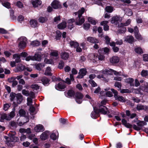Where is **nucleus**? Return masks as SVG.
Segmentation results:
<instances>
[{
    "instance_id": "nucleus-5",
    "label": "nucleus",
    "mask_w": 148,
    "mask_h": 148,
    "mask_svg": "<svg viewBox=\"0 0 148 148\" xmlns=\"http://www.w3.org/2000/svg\"><path fill=\"white\" fill-rule=\"evenodd\" d=\"M111 90L114 94V97L115 99L118 100L120 102H124L126 101V100L124 97L117 95L118 92L116 90L113 89H111Z\"/></svg>"
},
{
    "instance_id": "nucleus-61",
    "label": "nucleus",
    "mask_w": 148,
    "mask_h": 148,
    "mask_svg": "<svg viewBox=\"0 0 148 148\" xmlns=\"http://www.w3.org/2000/svg\"><path fill=\"white\" fill-rule=\"evenodd\" d=\"M114 86L119 88H121V84L120 82H116L114 84Z\"/></svg>"
},
{
    "instance_id": "nucleus-55",
    "label": "nucleus",
    "mask_w": 148,
    "mask_h": 148,
    "mask_svg": "<svg viewBox=\"0 0 148 148\" xmlns=\"http://www.w3.org/2000/svg\"><path fill=\"white\" fill-rule=\"evenodd\" d=\"M64 63L63 61H60L59 64L58 68L60 69H62L64 67Z\"/></svg>"
},
{
    "instance_id": "nucleus-50",
    "label": "nucleus",
    "mask_w": 148,
    "mask_h": 148,
    "mask_svg": "<svg viewBox=\"0 0 148 148\" xmlns=\"http://www.w3.org/2000/svg\"><path fill=\"white\" fill-rule=\"evenodd\" d=\"M22 92L23 95L25 96H28L29 95V92L28 90L23 89L22 91Z\"/></svg>"
},
{
    "instance_id": "nucleus-58",
    "label": "nucleus",
    "mask_w": 148,
    "mask_h": 148,
    "mask_svg": "<svg viewBox=\"0 0 148 148\" xmlns=\"http://www.w3.org/2000/svg\"><path fill=\"white\" fill-rule=\"evenodd\" d=\"M89 82L92 86L95 87L97 86V84L94 81L92 80H90Z\"/></svg>"
},
{
    "instance_id": "nucleus-30",
    "label": "nucleus",
    "mask_w": 148,
    "mask_h": 148,
    "mask_svg": "<svg viewBox=\"0 0 148 148\" xmlns=\"http://www.w3.org/2000/svg\"><path fill=\"white\" fill-rule=\"evenodd\" d=\"M47 132H43L40 136V139L43 140L46 139L48 136V134Z\"/></svg>"
},
{
    "instance_id": "nucleus-59",
    "label": "nucleus",
    "mask_w": 148,
    "mask_h": 148,
    "mask_svg": "<svg viewBox=\"0 0 148 148\" xmlns=\"http://www.w3.org/2000/svg\"><path fill=\"white\" fill-rule=\"evenodd\" d=\"M54 59L52 58H51L49 60H47V63L49 64H53L54 63Z\"/></svg>"
},
{
    "instance_id": "nucleus-14",
    "label": "nucleus",
    "mask_w": 148,
    "mask_h": 148,
    "mask_svg": "<svg viewBox=\"0 0 148 148\" xmlns=\"http://www.w3.org/2000/svg\"><path fill=\"white\" fill-rule=\"evenodd\" d=\"M34 130L36 132H39L44 131L45 129L42 125L39 124L34 127Z\"/></svg>"
},
{
    "instance_id": "nucleus-23",
    "label": "nucleus",
    "mask_w": 148,
    "mask_h": 148,
    "mask_svg": "<svg viewBox=\"0 0 148 148\" xmlns=\"http://www.w3.org/2000/svg\"><path fill=\"white\" fill-rule=\"evenodd\" d=\"M66 26V23L64 21L58 25V27L59 29H63L65 28Z\"/></svg>"
},
{
    "instance_id": "nucleus-44",
    "label": "nucleus",
    "mask_w": 148,
    "mask_h": 148,
    "mask_svg": "<svg viewBox=\"0 0 148 148\" xmlns=\"http://www.w3.org/2000/svg\"><path fill=\"white\" fill-rule=\"evenodd\" d=\"M2 4L5 7L9 9L10 8V4L9 2H8L2 3Z\"/></svg>"
},
{
    "instance_id": "nucleus-63",
    "label": "nucleus",
    "mask_w": 148,
    "mask_h": 148,
    "mask_svg": "<svg viewBox=\"0 0 148 148\" xmlns=\"http://www.w3.org/2000/svg\"><path fill=\"white\" fill-rule=\"evenodd\" d=\"M143 60L145 61H148V55L144 54L143 56Z\"/></svg>"
},
{
    "instance_id": "nucleus-6",
    "label": "nucleus",
    "mask_w": 148,
    "mask_h": 148,
    "mask_svg": "<svg viewBox=\"0 0 148 148\" xmlns=\"http://www.w3.org/2000/svg\"><path fill=\"white\" fill-rule=\"evenodd\" d=\"M137 124L138 125V126L135 125H134L133 128L136 130L139 131L141 129V127L143 126L146 125L147 123L144 121H139L137 123Z\"/></svg>"
},
{
    "instance_id": "nucleus-41",
    "label": "nucleus",
    "mask_w": 148,
    "mask_h": 148,
    "mask_svg": "<svg viewBox=\"0 0 148 148\" xmlns=\"http://www.w3.org/2000/svg\"><path fill=\"white\" fill-rule=\"evenodd\" d=\"M125 14L128 16H131L132 14V10L129 9H127L125 10Z\"/></svg>"
},
{
    "instance_id": "nucleus-49",
    "label": "nucleus",
    "mask_w": 148,
    "mask_h": 148,
    "mask_svg": "<svg viewBox=\"0 0 148 148\" xmlns=\"http://www.w3.org/2000/svg\"><path fill=\"white\" fill-rule=\"evenodd\" d=\"M35 110V108L34 107L32 106H31L29 108V110L30 111V114L32 115H34L35 113L34 111Z\"/></svg>"
},
{
    "instance_id": "nucleus-43",
    "label": "nucleus",
    "mask_w": 148,
    "mask_h": 148,
    "mask_svg": "<svg viewBox=\"0 0 148 148\" xmlns=\"http://www.w3.org/2000/svg\"><path fill=\"white\" fill-rule=\"evenodd\" d=\"M135 52L138 54H141L143 53L142 49L140 47H136L135 49Z\"/></svg>"
},
{
    "instance_id": "nucleus-3",
    "label": "nucleus",
    "mask_w": 148,
    "mask_h": 148,
    "mask_svg": "<svg viewBox=\"0 0 148 148\" xmlns=\"http://www.w3.org/2000/svg\"><path fill=\"white\" fill-rule=\"evenodd\" d=\"M27 38L25 37H21L18 39V47L20 49H24L26 46Z\"/></svg>"
},
{
    "instance_id": "nucleus-31",
    "label": "nucleus",
    "mask_w": 148,
    "mask_h": 148,
    "mask_svg": "<svg viewBox=\"0 0 148 148\" xmlns=\"http://www.w3.org/2000/svg\"><path fill=\"white\" fill-rule=\"evenodd\" d=\"M30 23L31 26L32 27H35L37 26V22L36 20H31L30 21Z\"/></svg>"
},
{
    "instance_id": "nucleus-21",
    "label": "nucleus",
    "mask_w": 148,
    "mask_h": 148,
    "mask_svg": "<svg viewBox=\"0 0 148 148\" xmlns=\"http://www.w3.org/2000/svg\"><path fill=\"white\" fill-rule=\"evenodd\" d=\"M136 108L138 110H148V106L145 105H142L140 104H138L136 107Z\"/></svg>"
},
{
    "instance_id": "nucleus-17",
    "label": "nucleus",
    "mask_w": 148,
    "mask_h": 148,
    "mask_svg": "<svg viewBox=\"0 0 148 148\" xmlns=\"http://www.w3.org/2000/svg\"><path fill=\"white\" fill-rule=\"evenodd\" d=\"M41 80L42 84L45 86H47L49 84L50 80L45 77H42Z\"/></svg>"
},
{
    "instance_id": "nucleus-39",
    "label": "nucleus",
    "mask_w": 148,
    "mask_h": 148,
    "mask_svg": "<svg viewBox=\"0 0 148 148\" xmlns=\"http://www.w3.org/2000/svg\"><path fill=\"white\" fill-rule=\"evenodd\" d=\"M58 133L57 132H56L55 133H52L50 136L51 138L53 140H56L57 137L58 136H57L56 134H58Z\"/></svg>"
},
{
    "instance_id": "nucleus-2",
    "label": "nucleus",
    "mask_w": 148,
    "mask_h": 148,
    "mask_svg": "<svg viewBox=\"0 0 148 148\" xmlns=\"http://www.w3.org/2000/svg\"><path fill=\"white\" fill-rule=\"evenodd\" d=\"M94 110V111L92 112L91 114V117L93 119H96L98 116L99 112H101L104 114L109 113L107 108L104 106H102L101 108Z\"/></svg>"
},
{
    "instance_id": "nucleus-56",
    "label": "nucleus",
    "mask_w": 148,
    "mask_h": 148,
    "mask_svg": "<svg viewBox=\"0 0 148 148\" xmlns=\"http://www.w3.org/2000/svg\"><path fill=\"white\" fill-rule=\"evenodd\" d=\"M0 33L2 34H7L8 32L3 28H0Z\"/></svg>"
},
{
    "instance_id": "nucleus-64",
    "label": "nucleus",
    "mask_w": 148,
    "mask_h": 148,
    "mask_svg": "<svg viewBox=\"0 0 148 148\" xmlns=\"http://www.w3.org/2000/svg\"><path fill=\"white\" fill-rule=\"evenodd\" d=\"M42 66V64H36L35 65L36 68V69L38 70H41V67Z\"/></svg>"
},
{
    "instance_id": "nucleus-36",
    "label": "nucleus",
    "mask_w": 148,
    "mask_h": 148,
    "mask_svg": "<svg viewBox=\"0 0 148 148\" xmlns=\"http://www.w3.org/2000/svg\"><path fill=\"white\" fill-rule=\"evenodd\" d=\"M112 69H106L103 71V73L105 74H111L112 72Z\"/></svg>"
},
{
    "instance_id": "nucleus-40",
    "label": "nucleus",
    "mask_w": 148,
    "mask_h": 148,
    "mask_svg": "<svg viewBox=\"0 0 148 148\" xmlns=\"http://www.w3.org/2000/svg\"><path fill=\"white\" fill-rule=\"evenodd\" d=\"M47 18L46 17H41L39 18V21L41 23H44L47 21Z\"/></svg>"
},
{
    "instance_id": "nucleus-13",
    "label": "nucleus",
    "mask_w": 148,
    "mask_h": 148,
    "mask_svg": "<svg viewBox=\"0 0 148 148\" xmlns=\"http://www.w3.org/2000/svg\"><path fill=\"white\" fill-rule=\"evenodd\" d=\"M50 55L51 58H52L54 60H57L59 58L58 51H51Z\"/></svg>"
},
{
    "instance_id": "nucleus-1",
    "label": "nucleus",
    "mask_w": 148,
    "mask_h": 148,
    "mask_svg": "<svg viewBox=\"0 0 148 148\" xmlns=\"http://www.w3.org/2000/svg\"><path fill=\"white\" fill-rule=\"evenodd\" d=\"M85 10L84 8H82L77 12L74 13L73 15L76 16V25H81L84 21V18L82 16L84 13Z\"/></svg>"
},
{
    "instance_id": "nucleus-34",
    "label": "nucleus",
    "mask_w": 148,
    "mask_h": 148,
    "mask_svg": "<svg viewBox=\"0 0 148 148\" xmlns=\"http://www.w3.org/2000/svg\"><path fill=\"white\" fill-rule=\"evenodd\" d=\"M45 74L46 75H52L51 73V69L50 67H48L47 68L45 73Z\"/></svg>"
},
{
    "instance_id": "nucleus-38",
    "label": "nucleus",
    "mask_w": 148,
    "mask_h": 148,
    "mask_svg": "<svg viewBox=\"0 0 148 148\" xmlns=\"http://www.w3.org/2000/svg\"><path fill=\"white\" fill-rule=\"evenodd\" d=\"M15 115L14 112L12 111L11 112L9 115H8V118L7 119L9 120H10L12 118L14 117Z\"/></svg>"
},
{
    "instance_id": "nucleus-7",
    "label": "nucleus",
    "mask_w": 148,
    "mask_h": 148,
    "mask_svg": "<svg viewBox=\"0 0 148 148\" xmlns=\"http://www.w3.org/2000/svg\"><path fill=\"white\" fill-rule=\"evenodd\" d=\"M122 20V18L117 16L113 17L111 21V22L112 24L116 25H119V22H121Z\"/></svg>"
},
{
    "instance_id": "nucleus-32",
    "label": "nucleus",
    "mask_w": 148,
    "mask_h": 148,
    "mask_svg": "<svg viewBox=\"0 0 148 148\" xmlns=\"http://www.w3.org/2000/svg\"><path fill=\"white\" fill-rule=\"evenodd\" d=\"M88 21L92 25H95L97 22V21L94 18L91 17H88Z\"/></svg>"
},
{
    "instance_id": "nucleus-52",
    "label": "nucleus",
    "mask_w": 148,
    "mask_h": 148,
    "mask_svg": "<svg viewBox=\"0 0 148 148\" xmlns=\"http://www.w3.org/2000/svg\"><path fill=\"white\" fill-rule=\"evenodd\" d=\"M120 92L122 93H130L131 91L128 89H123L121 90Z\"/></svg>"
},
{
    "instance_id": "nucleus-11",
    "label": "nucleus",
    "mask_w": 148,
    "mask_h": 148,
    "mask_svg": "<svg viewBox=\"0 0 148 148\" xmlns=\"http://www.w3.org/2000/svg\"><path fill=\"white\" fill-rule=\"evenodd\" d=\"M75 96L76 102L78 103H81L83 97V95L80 92H77L75 94Z\"/></svg>"
},
{
    "instance_id": "nucleus-9",
    "label": "nucleus",
    "mask_w": 148,
    "mask_h": 148,
    "mask_svg": "<svg viewBox=\"0 0 148 148\" xmlns=\"http://www.w3.org/2000/svg\"><path fill=\"white\" fill-rule=\"evenodd\" d=\"M55 87L56 89L58 90L64 89L65 87V81L63 80L62 82H60L57 85H56Z\"/></svg>"
},
{
    "instance_id": "nucleus-22",
    "label": "nucleus",
    "mask_w": 148,
    "mask_h": 148,
    "mask_svg": "<svg viewBox=\"0 0 148 148\" xmlns=\"http://www.w3.org/2000/svg\"><path fill=\"white\" fill-rule=\"evenodd\" d=\"M134 80L132 78H128L125 80V82L129 84L131 86H134Z\"/></svg>"
},
{
    "instance_id": "nucleus-18",
    "label": "nucleus",
    "mask_w": 148,
    "mask_h": 148,
    "mask_svg": "<svg viewBox=\"0 0 148 148\" xmlns=\"http://www.w3.org/2000/svg\"><path fill=\"white\" fill-rule=\"evenodd\" d=\"M32 3L33 7L36 8L40 5L42 2L40 0H32Z\"/></svg>"
},
{
    "instance_id": "nucleus-53",
    "label": "nucleus",
    "mask_w": 148,
    "mask_h": 148,
    "mask_svg": "<svg viewBox=\"0 0 148 148\" xmlns=\"http://www.w3.org/2000/svg\"><path fill=\"white\" fill-rule=\"evenodd\" d=\"M148 72L147 71L143 70L141 72V75L143 77H145L148 75Z\"/></svg>"
},
{
    "instance_id": "nucleus-47",
    "label": "nucleus",
    "mask_w": 148,
    "mask_h": 148,
    "mask_svg": "<svg viewBox=\"0 0 148 148\" xmlns=\"http://www.w3.org/2000/svg\"><path fill=\"white\" fill-rule=\"evenodd\" d=\"M27 105L28 106H32V99L28 97L27 99Z\"/></svg>"
},
{
    "instance_id": "nucleus-19",
    "label": "nucleus",
    "mask_w": 148,
    "mask_h": 148,
    "mask_svg": "<svg viewBox=\"0 0 148 148\" xmlns=\"http://www.w3.org/2000/svg\"><path fill=\"white\" fill-rule=\"evenodd\" d=\"M33 61L35 60L38 61H40L41 60V55L38 53H36L34 56H33Z\"/></svg>"
},
{
    "instance_id": "nucleus-42",
    "label": "nucleus",
    "mask_w": 148,
    "mask_h": 148,
    "mask_svg": "<svg viewBox=\"0 0 148 148\" xmlns=\"http://www.w3.org/2000/svg\"><path fill=\"white\" fill-rule=\"evenodd\" d=\"M16 94L12 92L10 94V99L11 101H14V100L16 98Z\"/></svg>"
},
{
    "instance_id": "nucleus-37",
    "label": "nucleus",
    "mask_w": 148,
    "mask_h": 148,
    "mask_svg": "<svg viewBox=\"0 0 148 148\" xmlns=\"http://www.w3.org/2000/svg\"><path fill=\"white\" fill-rule=\"evenodd\" d=\"M106 10L108 12L111 13L112 12L113 10V8L111 6H107L106 7Z\"/></svg>"
},
{
    "instance_id": "nucleus-16",
    "label": "nucleus",
    "mask_w": 148,
    "mask_h": 148,
    "mask_svg": "<svg viewBox=\"0 0 148 148\" xmlns=\"http://www.w3.org/2000/svg\"><path fill=\"white\" fill-rule=\"evenodd\" d=\"M87 40L90 43H98V40L95 38L92 37H88L87 38Z\"/></svg>"
},
{
    "instance_id": "nucleus-48",
    "label": "nucleus",
    "mask_w": 148,
    "mask_h": 148,
    "mask_svg": "<svg viewBox=\"0 0 148 148\" xmlns=\"http://www.w3.org/2000/svg\"><path fill=\"white\" fill-rule=\"evenodd\" d=\"M19 113L21 116H26V112L23 109H21L19 111Z\"/></svg>"
},
{
    "instance_id": "nucleus-54",
    "label": "nucleus",
    "mask_w": 148,
    "mask_h": 148,
    "mask_svg": "<svg viewBox=\"0 0 148 148\" xmlns=\"http://www.w3.org/2000/svg\"><path fill=\"white\" fill-rule=\"evenodd\" d=\"M67 94L69 96L71 97L74 95L75 93L73 90H71L68 91Z\"/></svg>"
},
{
    "instance_id": "nucleus-24",
    "label": "nucleus",
    "mask_w": 148,
    "mask_h": 148,
    "mask_svg": "<svg viewBox=\"0 0 148 148\" xmlns=\"http://www.w3.org/2000/svg\"><path fill=\"white\" fill-rule=\"evenodd\" d=\"M134 38L132 36H127L125 37V40L130 43H132L134 41Z\"/></svg>"
},
{
    "instance_id": "nucleus-20",
    "label": "nucleus",
    "mask_w": 148,
    "mask_h": 148,
    "mask_svg": "<svg viewBox=\"0 0 148 148\" xmlns=\"http://www.w3.org/2000/svg\"><path fill=\"white\" fill-rule=\"evenodd\" d=\"M61 58L62 59L66 60H67L69 57V55L68 53L65 52H62L61 54Z\"/></svg>"
},
{
    "instance_id": "nucleus-29",
    "label": "nucleus",
    "mask_w": 148,
    "mask_h": 148,
    "mask_svg": "<svg viewBox=\"0 0 148 148\" xmlns=\"http://www.w3.org/2000/svg\"><path fill=\"white\" fill-rule=\"evenodd\" d=\"M25 67L24 65H22L21 64H19L17 66L16 70L17 72L20 71H23L25 69Z\"/></svg>"
},
{
    "instance_id": "nucleus-12",
    "label": "nucleus",
    "mask_w": 148,
    "mask_h": 148,
    "mask_svg": "<svg viewBox=\"0 0 148 148\" xmlns=\"http://www.w3.org/2000/svg\"><path fill=\"white\" fill-rule=\"evenodd\" d=\"M87 71L85 69H82L79 70L78 75L77 77L78 78H82L83 77L86 73Z\"/></svg>"
},
{
    "instance_id": "nucleus-60",
    "label": "nucleus",
    "mask_w": 148,
    "mask_h": 148,
    "mask_svg": "<svg viewBox=\"0 0 148 148\" xmlns=\"http://www.w3.org/2000/svg\"><path fill=\"white\" fill-rule=\"evenodd\" d=\"M126 31V28L125 27H122L121 29H119L118 31L119 33H124Z\"/></svg>"
},
{
    "instance_id": "nucleus-28",
    "label": "nucleus",
    "mask_w": 148,
    "mask_h": 148,
    "mask_svg": "<svg viewBox=\"0 0 148 148\" xmlns=\"http://www.w3.org/2000/svg\"><path fill=\"white\" fill-rule=\"evenodd\" d=\"M131 22V20L130 19L127 20L125 23H121L119 25V27H122L124 26H127L129 25Z\"/></svg>"
},
{
    "instance_id": "nucleus-26",
    "label": "nucleus",
    "mask_w": 148,
    "mask_h": 148,
    "mask_svg": "<svg viewBox=\"0 0 148 148\" xmlns=\"http://www.w3.org/2000/svg\"><path fill=\"white\" fill-rule=\"evenodd\" d=\"M8 115L5 113H3L1 114V119H0V121L3 122L4 119L7 120H9L8 119Z\"/></svg>"
},
{
    "instance_id": "nucleus-27",
    "label": "nucleus",
    "mask_w": 148,
    "mask_h": 148,
    "mask_svg": "<svg viewBox=\"0 0 148 148\" xmlns=\"http://www.w3.org/2000/svg\"><path fill=\"white\" fill-rule=\"evenodd\" d=\"M70 46L72 47L76 48L79 46V44L77 42L72 41H71L70 42Z\"/></svg>"
},
{
    "instance_id": "nucleus-8",
    "label": "nucleus",
    "mask_w": 148,
    "mask_h": 148,
    "mask_svg": "<svg viewBox=\"0 0 148 148\" xmlns=\"http://www.w3.org/2000/svg\"><path fill=\"white\" fill-rule=\"evenodd\" d=\"M4 138L6 139L7 143L6 144L8 145V143L9 142H16L18 140V138L17 137H15L14 135H12L8 137L6 136H4Z\"/></svg>"
},
{
    "instance_id": "nucleus-57",
    "label": "nucleus",
    "mask_w": 148,
    "mask_h": 148,
    "mask_svg": "<svg viewBox=\"0 0 148 148\" xmlns=\"http://www.w3.org/2000/svg\"><path fill=\"white\" fill-rule=\"evenodd\" d=\"M23 76L22 75H18L16 77H12L11 79H12L13 80H15L16 79H17V80H20L23 77Z\"/></svg>"
},
{
    "instance_id": "nucleus-4",
    "label": "nucleus",
    "mask_w": 148,
    "mask_h": 148,
    "mask_svg": "<svg viewBox=\"0 0 148 148\" xmlns=\"http://www.w3.org/2000/svg\"><path fill=\"white\" fill-rule=\"evenodd\" d=\"M23 100V96L21 93L16 94V98L13 102L14 106L15 107L18 106V104H20Z\"/></svg>"
},
{
    "instance_id": "nucleus-35",
    "label": "nucleus",
    "mask_w": 148,
    "mask_h": 148,
    "mask_svg": "<svg viewBox=\"0 0 148 148\" xmlns=\"http://www.w3.org/2000/svg\"><path fill=\"white\" fill-rule=\"evenodd\" d=\"M31 44L33 46H38L40 45V42L37 40L32 41Z\"/></svg>"
},
{
    "instance_id": "nucleus-51",
    "label": "nucleus",
    "mask_w": 148,
    "mask_h": 148,
    "mask_svg": "<svg viewBox=\"0 0 148 148\" xmlns=\"http://www.w3.org/2000/svg\"><path fill=\"white\" fill-rule=\"evenodd\" d=\"M90 25L88 23H85L83 25L84 28L85 30H88L90 28Z\"/></svg>"
},
{
    "instance_id": "nucleus-25",
    "label": "nucleus",
    "mask_w": 148,
    "mask_h": 148,
    "mask_svg": "<svg viewBox=\"0 0 148 148\" xmlns=\"http://www.w3.org/2000/svg\"><path fill=\"white\" fill-rule=\"evenodd\" d=\"M122 122L123 124L127 128H130L132 127V125L127 123L126 121L124 119H123L122 120Z\"/></svg>"
},
{
    "instance_id": "nucleus-15",
    "label": "nucleus",
    "mask_w": 148,
    "mask_h": 148,
    "mask_svg": "<svg viewBox=\"0 0 148 148\" xmlns=\"http://www.w3.org/2000/svg\"><path fill=\"white\" fill-rule=\"evenodd\" d=\"M119 58L117 56H114L110 59V62L112 64H116L119 61Z\"/></svg>"
},
{
    "instance_id": "nucleus-33",
    "label": "nucleus",
    "mask_w": 148,
    "mask_h": 148,
    "mask_svg": "<svg viewBox=\"0 0 148 148\" xmlns=\"http://www.w3.org/2000/svg\"><path fill=\"white\" fill-rule=\"evenodd\" d=\"M13 57L15 59V62L18 63L21 61L20 58V55L17 54H15L13 55Z\"/></svg>"
},
{
    "instance_id": "nucleus-10",
    "label": "nucleus",
    "mask_w": 148,
    "mask_h": 148,
    "mask_svg": "<svg viewBox=\"0 0 148 148\" xmlns=\"http://www.w3.org/2000/svg\"><path fill=\"white\" fill-rule=\"evenodd\" d=\"M51 6L53 8L55 9H58L61 7L60 2L57 0H54L52 3Z\"/></svg>"
},
{
    "instance_id": "nucleus-46",
    "label": "nucleus",
    "mask_w": 148,
    "mask_h": 148,
    "mask_svg": "<svg viewBox=\"0 0 148 148\" xmlns=\"http://www.w3.org/2000/svg\"><path fill=\"white\" fill-rule=\"evenodd\" d=\"M56 40H59L61 37L62 33L59 31H57L56 32Z\"/></svg>"
},
{
    "instance_id": "nucleus-62",
    "label": "nucleus",
    "mask_w": 148,
    "mask_h": 148,
    "mask_svg": "<svg viewBox=\"0 0 148 148\" xmlns=\"http://www.w3.org/2000/svg\"><path fill=\"white\" fill-rule=\"evenodd\" d=\"M29 96H30V98L32 99L34 98L35 97V94L32 91H30V92H29Z\"/></svg>"
},
{
    "instance_id": "nucleus-45",
    "label": "nucleus",
    "mask_w": 148,
    "mask_h": 148,
    "mask_svg": "<svg viewBox=\"0 0 148 148\" xmlns=\"http://www.w3.org/2000/svg\"><path fill=\"white\" fill-rule=\"evenodd\" d=\"M40 86L37 84H34L31 85V88L33 90H37L39 88Z\"/></svg>"
}]
</instances>
